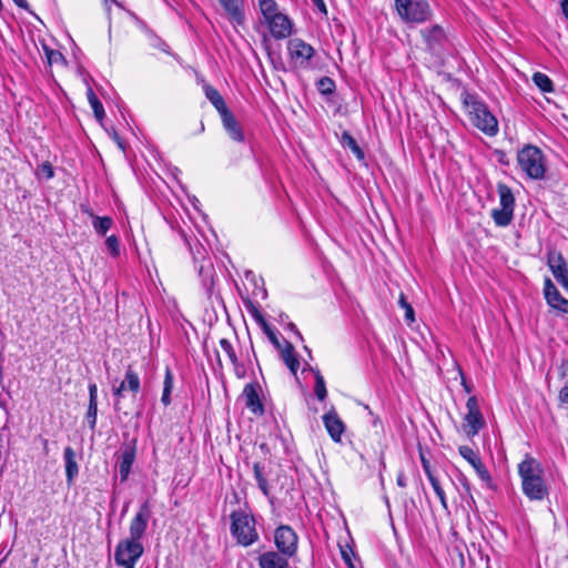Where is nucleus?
Instances as JSON below:
<instances>
[{
    "mask_svg": "<svg viewBox=\"0 0 568 568\" xmlns=\"http://www.w3.org/2000/svg\"><path fill=\"white\" fill-rule=\"evenodd\" d=\"M525 495L532 500H541L547 495V487L541 477V468L534 458H526L518 466Z\"/></svg>",
    "mask_w": 568,
    "mask_h": 568,
    "instance_id": "obj_1",
    "label": "nucleus"
},
{
    "mask_svg": "<svg viewBox=\"0 0 568 568\" xmlns=\"http://www.w3.org/2000/svg\"><path fill=\"white\" fill-rule=\"evenodd\" d=\"M43 50L45 52L48 62L50 65L57 63H64V57L60 51L50 49L47 44L42 43Z\"/></svg>",
    "mask_w": 568,
    "mask_h": 568,
    "instance_id": "obj_35",
    "label": "nucleus"
},
{
    "mask_svg": "<svg viewBox=\"0 0 568 568\" xmlns=\"http://www.w3.org/2000/svg\"><path fill=\"white\" fill-rule=\"evenodd\" d=\"M567 290H568V276L564 277L561 281H559Z\"/></svg>",
    "mask_w": 568,
    "mask_h": 568,
    "instance_id": "obj_55",
    "label": "nucleus"
},
{
    "mask_svg": "<svg viewBox=\"0 0 568 568\" xmlns=\"http://www.w3.org/2000/svg\"><path fill=\"white\" fill-rule=\"evenodd\" d=\"M323 423L331 438L336 443L341 442L342 435L345 430V425L338 417L337 413L334 409L326 413L323 416Z\"/></svg>",
    "mask_w": 568,
    "mask_h": 568,
    "instance_id": "obj_14",
    "label": "nucleus"
},
{
    "mask_svg": "<svg viewBox=\"0 0 568 568\" xmlns=\"http://www.w3.org/2000/svg\"><path fill=\"white\" fill-rule=\"evenodd\" d=\"M121 568H134V567H130V566H120Z\"/></svg>",
    "mask_w": 568,
    "mask_h": 568,
    "instance_id": "obj_58",
    "label": "nucleus"
},
{
    "mask_svg": "<svg viewBox=\"0 0 568 568\" xmlns=\"http://www.w3.org/2000/svg\"><path fill=\"white\" fill-rule=\"evenodd\" d=\"M13 2L22 9H28V2L26 0H13Z\"/></svg>",
    "mask_w": 568,
    "mask_h": 568,
    "instance_id": "obj_53",
    "label": "nucleus"
},
{
    "mask_svg": "<svg viewBox=\"0 0 568 568\" xmlns=\"http://www.w3.org/2000/svg\"><path fill=\"white\" fill-rule=\"evenodd\" d=\"M560 8H561L562 14L568 20V0H561L560 1Z\"/></svg>",
    "mask_w": 568,
    "mask_h": 568,
    "instance_id": "obj_51",
    "label": "nucleus"
},
{
    "mask_svg": "<svg viewBox=\"0 0 568 568\" xmlns=\"http://www.w3.org/2000/svg\"><path fill=\"white\" fill-rule=\"evenodd\" d=\"M143 551L141 541L123 539L115 547L114 561L116 566L135 567Z\"/></svg>",
    "mask_w": 568,
    "mask_h": 568,
    "instance_id": "obj_7",
    "label": "nucleus"
},
{
    "mask_svg": "<svg viewBox=\"0 0 568 568\" xmlns=\"http://www.w3.org/2000/svg\"><path fill=\"white\" fill-rule=\"evenodd\" d=\"M87 97L88 101L93 109L94 115L98 121H101L104 116V109L100 100L98 99L97 94L93 92L91 88H88L87 90Z\"/></svg>",
    "mask_w": 568,
    "mask_h": 568,
    "instance_id": "obj_27",
    "label": "nucleus"
},
{
    "mask_svg": "<svg viewBox=\"0 0 568 568\" xmlns=\"http://www.w3.org/2000/svg\"><path fill=\"white\" fill-rule=\"evenodd\" d=\"M281 355L286 366L295 375L300 367V362L295 356L293 345L286 342L284 348L281 349Z\"/></svg>",
    "mask_w": 568,
    "mask_h": 568,
    "instance_id": "obj_23",
    "label": "nucleus"
},
{
    "mask_svg": "<svg viewBox=\"0 0 568 568\" xmlns=\"http://www.w3.org/2000/svg\"><path fill=\"white\" fill-rule=\"evenodd\" d=\"M253 473H254V477L257 481V485H258V488L262 490V493L267 496L270 490H268V485H267V480L264 476V473H263V469L261 467V465L258 463H255L253 465Z\"/></svg>",
    "mask_w": 568,
    "mask_h": 568,
    "instance_id": "obj_32",
    "label": "nucleus"
},
{
    "mask_svg": "<svg viewBox=\"0 0 568 568\" xmlns=\"http://www.w3.org/2000/svg\"><path fill=\"white\" fill-rule=\"evenodd\" d=\"M276 551H266L258 557L261 568H288V560Z\"/></svg>",
    "mask_w": 568,
    "mask_h": 568,
    "instance_id": "obj_17",
    "label": "nucleus"
},
{
    "mask_svg": "<svg viewBox=\"0 0 568 568\" xmlns=\"http://www.w3.org/2000/svg\"><path fill=\"white\" fill-rule=\"evenodd\" d=\"M341 143L344 146L349 148L358 160L364 159L363 150L358 146L355 139L348 132H343L342 138H341Z\"/></svg>",
    "mask_w": 568,
    "mask_h": 568,
    "instance_id": "obj_29",
    "label": "nucleus"
},
{
    "mask_svg": "<svg viewBox=\"0 0 568 568\" xmlns=\"http://www.w3.org/2000/svg\"><path fill=\"white\" fill-rule=\"evenodd\" d=\"M459 454L474 467L476 474L479 476V478L488 486L493 487V479L485 467V465L481 463L478 455L468 446H460L459 447Z\"/></svg>",
    "mask_w": 568,
    "mask_h": 568,
    "instance_id": "obj_12",
    "label": "nucleus"
},
{
    "mask_svg": "<svg viewBox=\"0 0 568 568\" xmlns=\"http://www.w3.org/2000/svg\"><path fill=\"white\" fill-rule=\"evenodd\" d=\"M559 398L562 403H568V386H565L560 390Z\"/></svg>",
    "mask_w": 568,
    "mask_h": 568,
    "instance_id": "obj_50",
    "label": "nucleus"
},
{
    "mask_svg": "<svg viewBox=\"0 0 568 568\" xmlns=\"http://www.w3.org/2000/svg\"><path fill=\"white\" fill-rule=\"evenodd\" d=\"M92 219H93L92 226L95 230V232L100 235H105L113 223L112 219L109 216L101 217V216L92 215Z\"/></svg>",
    "mask_w": 568,
    "mask_h": 568,
    "instance_id": "obj_28",
    "label": "nucleus"
},
{
    "mask_svg": "<svg viewBox=\"0 0 568 568\" xmlns=\"http://www.w3.org/2000/svg\"><path fill=\"white\" fill-rule=\"evenodd\" d=\"M203 89H204L205 97L214 105V108L216 109V111L219 113H222L224 110L229 109L225 104L224 99L222 98V95L219 93V91L215 88H213L210 84H204Z\"/></svg>",
    "mask_w": 568,
    "mask_h": 568,
    "instance_id": "obj_22",
    "label": "nucleus"
},
{
    "mask_svg": "<svg viewBox=\"0 0 568 568\" xmlns=\"http://www.w3.org/2000/svg\"><path fill=\"white\" fill-rule=\"evenodd\" d=\"M532 81L542 92L554 91L551 80L548 78V75L541 72L534 73Z\"/></svg>",
    "mask_w": 568,
    "mask_h": 568,
    "instance_id": "obj_30",
    "label": "nucleus"
},
{
    "mask_svg": "<svg viewBox=\"0 0 568 568\" xmlns=\"http://www.w3.org/2000/svg\"><path fill=\"white\" fill-rule=\"evenodd\" d=\"M89 403H98V386H97V384L89 385Z\"/></svg>",
    "mask_w": 568,
    "mask_h": 568,
    "instance_id": "obj_45",
    "label": "nucleus"
},
{
    "mask_svg": "<svg viewBox=\"0 0 568 568\" xmlns=\"http://www.w3.org/2000/svg\"><path fill=\"white\" fill-rule=\"evenodd\" d=\"M287 50L295 67H305L314 54L312 45L305 43L301 38H291L287 42Z\"/></svg>",
    "mask_w": 568,
    "mask_h": 568,
    "instance_id": "obj_10",
    "label": "nucleus"
},
{
    "mask_svg": "<svg viewBox=\"0 0 568 568\" xmlns=\"http://www.w3.org/2000/svg\"><path fill=\"white\" fill-rule=\"evenodd\" d=\"M173 388V375L169 367L165 368V377L163 382V392L161 402L164 406H169L171 404V392Z\"/></svg>",
    "mask_w": 568,
    "mask_h": 568,
    "instance_id": "obj_26",
    "label": "nucleus"
},
{
    "mask_svg": "<svg viewBox=\"0 0 568 568\" xmlns=\"http://www.w3.org/2000/svg\"><path fill=\"white\" fill-rule=\"evenodd\" d=\"M331 36H341L345 32V26L338 18H333L332 22L328 23Z\"/></svg>",
    "mask_w": 568,
    "mask_h": 568,
    "instance_id": "obj_40",
    "label": "nucleus"
},
{
    "mask_svg": "<svg viewBox=\"0 0 568 568\" xmlns=\"http://www.w3.org/2000/svg\"><path fill=\"white\" fill-rule=\"evenodd\" d=\"M150 515L151 510L149 508V505L145 503L141 506L139 513L130 523V537L128 538L129 540L140 541V539L143 537L146 530Z\"/></svg>",
    "mask_w": 568,
    "mask_h": 568,
    "instance_id": "obj_11",
    "label": "nucleus"
},
{
    "mask_svg": "<svg viewBox=\"0 0 568 568\" xmlns=\"http://www.w3.org/2000/svg\"><path fill=\"white\" fill-rule=\"evenodd\" d=\"M395 9L399 18L409 24L424 23L433 14L428 0H395Z\"/></svg>",
    "mask_w": 568,
    "mask_h": 568,
    "instance_id": "obj_4",
    "label": "nucleus"
},
{
    "mask_svg": "<svg viewBox=\"0 0 568 568\" xmlns=\"http://www.w3.org/2000/svg\"><path fill=\"white\" fill-rule=\"evenodd\" d=\"M257 321L262 324L267 337L270 341L277 347L281 348V344L275 335V333L271 329V327L267 325V323L263 320V317L258 314L256 316Z\"/></svg>",
    "mask_w": 568,
    "mask_h": 568,
    "instance_id": "obj_41",
    "label": "nucleus"
},
{
    "mask_svg": "<svg viewBox=\"0 0 568 568\" xmlns=\"http://www.w3.org/2000/svg\"><path fill=\"white\" fill-rule=\"evenodd\" d=\"M462 485L463 488L465 489V493L469 497L468 506L471 507V504H475V499L471 495L469 483L465 477L462 478Z\"/></svg>",
    "mask_w": 568,
    "mask_h": 568,
    "instance_id": "obj_44",
    "label": "nucleus"
},
{
    "mask_svg": "<svg viewBox=\"0 0 568 568\" xmlns=\"http://www.w3.org/2000/svg\"><path fill=\"white\" fill-rule=\"evenodd\" d=\"M274 541L278 551L287 557H292L297 549V535L286 525L276 528L274 532Z\"/></svg>",
    "mask_w": 568,
    "mask_h": 568,
    "instance_id": "obj_9",
    "label": "nucleus"
},
{
    "mask_svg": "<svg viewBox=\"0 0 568 568\" xmlns=\"http://www.w3.org/2000/svg\"><path fill=\"white\" fill-rule=\"evenodd\" d=\"M232 518V534L237 541L243 546L252 545L258 535L254 527V519L244 513H233Z\"/></svg>",
    "mask_w": 568,
    "mask_h": 568,
    "instance_id": "obj_6",
    "label": "nucleus"
},
{
    "mask_svg": "<svg viewBox=\"0 0 568 568\" xmlns=\"http://www.w3.org/2000/svg\"><path fill=\"white\" fill-rule=\"evenodd\" d=\"M463 102L474 126L490 136L498 132L497 119L481 101L473 94L465 93Z\"/></svg>",
    "mask_w": 568,
    "mask_h": 568,
    "instance_id": "obj_2",
    "label": "nucleus"
},
{
    "mask_svg": "<svg viewBox=\"0 0 568 568\" xmlns=\"http://www.w3.org/2000/svg\"><path fill=\"white\" fill-rule=\"evenodd\" d=\"M314 374H315V387H314L315 395L318 398V400H324L327 395L324 378L320 371H315Z\"/></svg>",
    "mask_w": 568,
    "mask_h": 568,
    "instance_id": "obj_33",
    "label": "nucleus"
},
{
    "mask_svg": "<svg viewBox=\"0 0 568 568\" xmlns=\"http://www.w3.org/2000/svg\"><path fill=\"white\" fill-rule=\"evenodd\" d=\"M125 390V382H121V384L113 389V395L115 396L116 400L114 403V408L116 410H123L125 415H129L130 412L124 409L121 406V398L123 397V392Z\"/></svg>",
    "mask_w": 568,
    "mask_h": 568,
    "instance_id": "obj_37",
    "label": "nucleus"
},
{
    "mask_svg": "<svg viewBox=\"0 0 568 568\" xmlns=\"http://www.w3.org/2000/svg\"><path fill=\"white\" fill-rule=\"evenodd\" d=\"M548 265L557 281H561L567 276V264L560 254L550 253L548 256Z\"/></svg>",
    "mask_w": 568,
    "mask_h": 568,
    "instance_id": "obj_20",
    "label": "nucleus"
},
{
    "mask_svg": "<svg viewBox=\"0 0 568 568\" xmlns=\"http://www.w3.org/2000/svg\"><path fill=\"white\" fill-rule=\"evenodd\" d=\"M513 216H514V211L507 210L504 207L494 209L491 211V217H493L494 222L496 223V225H498V226H507L508 224H510Z\"/></svg>",
    "mask_w": 568,
    "mask_h": 568,
    "instance_id": "obj_25",
    "label": "nucleus"
},
{
    "mask_svg": "<svg viewBox=\"0 0 568 568\" xmlns=\"http://www.w3.org/2000/svg\"><path fill=\"white\" fill-rule=\"evenodd\" d=\"M115 140H116V143L119 144V146H120L121 149H123V145H122V143H121V141H120V139H119L118 136H115Z\"/></svg>",
    "mask_w": 568,
    "mask_h": 568,
    "instance_id": "obj_57",
    "label": "nucleus"
},
{
    "mask_svg": "<svg viewBox=\"0 0 568 568\" xmlns=\"http://www.w3.org/2000/svg\"><path fill=\"white\" fill-rule=\"evenodd\" d=\"M220 115L223 126L229 133L230 138L236 142H243L244 134L232 112L227 109L220 113Z\"/></svg>",
    "mask_w": 568,
    "mask_h": 568,
    "instance_id": "obj_16",
    "label": "nucleus"
},
{
    "mask_svg": "<svg viewBox=\"0 0 568 568\" xmlns=\"http://www.w3.org/2000/svg\"><path fill=\"white\" fill-rule=\"evenodd\" d=\"M97 415H98V403H89L85 417L89 423V427L91 429H94V427H95Z\"/></svg>",
    "mask_w": 568,
    "mask_h": 568,
    "instance_id": "obj_38",
    "label": "nucleus"
},
{
    "mask_svg": "<svg viewBox=\"0 0 568 568\" xmlns=\"http://www.w3.org/2000/svg\"><path fill=\"white\" fill-rule=\"evenodd\" d=\"M220 347L227 355L229 359L233 364H235L237 362L236 354H235L234 348H233L232 344L230 343V341H227L226 338H222L220 341Z\"/></svg>",
    "mask_w": 568,
    "mask_h": 568,
    "instance_id": "obj_39",
    "label": "nucleus"
},
{
    "mask_svg": "<svg viewBox=\"0 0 568 568\" xmlns=\"http://www.w3.org/2000/svg\"><path fill=\"white\" fill-rule=\"evenodd\" d=\"M518 164L531 179H541L545 174L544 156L541 151L534 145H527L519 151Z\"/></svg>",
    "mask_w": 568,
    "mask_h": 568,
    "instance_id": "obj_5",
    "label": "nucleus"
},
{
    "mask_svg": "<svg viewBox=\"0 0 568 568\" xmlns=\"http://www.w3.org/2000/svg\"><path fill=\"white\" fill-rule=\"evenodd\" d=\"M36 174L38 178H45L49 180L54 175L53 168L49 162H44L40 165Z\"/></svg>",
    "mask_w": 568,
    "mask_h": 568,
    "instance_id": "obj_43",
    "label": "nucleus"
},
{
    "mask_svg": "<svg viewBox=\"0 0 568 568\" xmlns=\"http://www.w3.org/2000/svg\"><path fill=\"white\" fill-rule=\"evenodd\" d=\"M135 453L132 448H126L122 452L119 462V473L121 475V479L125 480L130 474L131 466L134 462Z\"/></svg>",
    "mask_w": 568,
    "mask_h": 568,
    "instance_id": "obj_21",
    "label": "nucleus"
},
{
    "mask_svg": "<svg viewBox=\"0 0 568 568\" xmlns=\"http://www.w3.org/2000/svg\"><path fill=\"white\" fill-rule=\"evenodd\" d=\"M123 382H125V389H129L134 395L140 390V378L131 368L126 371Z\"/></svg>",
    "mask_w": 568,
    "mask_h": 568,
    "instance_id": "obj_31",
    "label": "nucleus"
},
{
    "mask_svg": "<svg viewBox=\"0 0 568 568\" xmlns=\"http://www.w3.org/2000/svg\"><path fill=\"white\" fill-rule=\"evenodd\" d=\"M288 328H290V331L294 332L295 334H297V335H298V337H301V338H302V335H301V333L298 332V329H297V327H296V325H295V324L290 323V324H288Z\"/></svg>",
    "mask_w": 568,
    "mask_h": 568,
    "instance_id": "obj_54",
    "label": "nucleus"
},
{
    "mask_svg": "<svg viewBox=\"0 0 568 568\" xmlns=\"http://www.w3.org/2000/svg\"><path fill=\"white\" fill-rule=\"evenodd\" d=\"M258 8L271 36H291L293 22L287 14L278 10L275 0H260Z\"/></svg>",
    "mask_w": 568,
    "mask_h": 568,
    "instance_id": "obj_3",
    "label": "nucleus"
},
{
    "mask_svg": "<svg viewBox=\"0 0 568 568\" xmlns=\"http://www.w3.org/2000/svg\"><path fill=\"white\" fill-rule=\"evenodd\" d=\"M433 30H434L435 32H443V30H442V28H440L439 26H435V27L433 28Z\"/></svg>",
    "mask_w": 568,
    "mask_h": 568,
    "instance_id": "obj_56",
    "label": "nucleus"
},
{
    "mask_svg": "<svg viewBox=\"0 0 568 568\" xmlns=\"http://www.w3.org/2000/svg\"><path fill=\"white\" fill-rule=\"evenodd\" d=\"M64 462H65V475L68 485H72L74 478L79 474V466L77 463V455L72 447L68 446L64 448L63 453Z\"/></svg>",
    "mask_w": 568,
    "mask_h": 568,
    "instance_id": "obj_19",
    "label": "nucleus"
},
{
    "mask_svg": "<svg viewBox=\"0 0 568 568\" xmlns=\"http://www.w3.org/2000/svg\"><path fill=\"white\" fill-rule=\"evenodd\" d=\"M434 491L436 493L437 497L439 498L443 508L447 509L448 507H447V501H446V496H445L444 489L439 488V489H436Z\"/></svg>",
    "mask_w": 568,
    "mask_h": 568,
    "instance_id": "obj_48",
    "label": "nucleus"
},
{
    "mask_svg": "<svg viewBox=\"0 0 568 568\" xmlns=\"http://www.w3.org/2000/svg\"><path fill=\"white\" fill-rule=\"evenodd\" d=\"M419 455H420V462H422V466H423V469H424L425 474L426 475L432 474L433 471H432V468H430L429 460L425 457L423 452H420Z\"/></svg>",
    "mask_w": 568,
    "mask_h": 568,
    "instance_id": "obj_47",
    "label": "nucleus"
},
{
    "mask_svg": "<svg viewBox=\"0 0 568 568\" xmlns=\"http://www.w3.org/2000/svg\"><path fill=\"white\" fill-rule=\"evenodd\" d=\"M317 90L324 94L329 95L335 90V83L334 81L328 77H323L317 81Z\"/></svg>",
    "mask_w": 568,
    "mask_h": 568,
    "instance_id": "obj_34",
    "label": "nucleus"
},
{
    "mask_svg": "<svg viewBox=\"0 0 568 568\" xmlns=\"http://www.w3.org/2000/svg\"><path fill=\"white\" fill-rule=\"evenodd\" d=\"M105 245L112 256H118L120 254L119 240L115 235L106 237Z\"/></svg>",
    "mask_w": 568,
    "mask_h": 568,
    "instance_id": "obj_42",
    "label": "nucleus"
},
{
    "mask_svg": "<svg viewBox=\"0 0 568 568\" xmlns=\"http://www.w3.org/2000/svg\"><path fill=\"white\" fill-rule=\"evenodd\" d=\"M544 294L548 305L562 313L568 314V300L564 298L550 278H546Z\"/></svg>",
    "mask_w": 568,
    "mask_h": 568,
    "instance_id": "obj_13",
    "label": "nucleus"
},
{
    "mask_svg": "<svg viewBox=\"0 0 568 568\" xmlns=\"http://www.w3.org/2000/svg\"><path fill=\"white\" fill-rule=\"evenodd\" d=\"M398 303L405 310L406 321L413 323L415 321V313L412 305L406 301L404 293H400Z\"/></svg>",
    "mask_w": 568,
    "mask_h": 568,
    "instance_id": "obj_36",
    "label": "nucleus"
},
{
    "mask_svg": "<svg viewBox=\"0 0 568 568\" xmlns=\"http://www.w3.org/2000/svg\"><path fill=\"white\" fill-rule=\"evenodd\" d=\"M311 2L318 10L320 13L327 16V8L324 0H311Z\"/></svg>",
    "mask_w": 568,
    "mask_h": 568,
    "instance_id": "obj_46",
    "label": "nucleus"
},
{
    "mask_svg": "<svg viewBox=\"0 0 568 568\" xmlns=\"http://www.w3.org/2000/svg\"><path fill=\"white\" fill-rule=\"evenodd\" d=\"M426 476H427L428 480L430 481V485H432L434 490L442 488V486L439 484V480L434 476L433 473L428 474Z\"/></svg>",
    "mask_w": 568,
    "mask_h": 568,
    "instance_id": "obj_49",
    "label": "nucleus"
},
{
    "mask_svg": "<svg viewBox=\"0 0 568 568\" xmlns=\"http://www.w3.org/2000/svg\"><path fill=\"white\" fill-rule=\"evenodd\" d=\"M467 414L464 417L463 428L467 436H475L479 433V430L484 427L485 420L480 413L479 405L477 398L471 396L467 399L466 403Z\"/></svg>",
    "mask_w": 568,
    "mask_h": 568,
    "instance_id": "obj_8",
    "label": "nucleus"
},
{
    "mask_svg": "<svg viewBox=\"0 0 568 568\" xmlns=\"http://www.w3.org/2000/svg\"><path fill=\"white\" fill-rule=\"evenodd\" d=\"M397 485L402 488L406 487V478L403 471H399L397 475Z\"/></svg>",
    "mask_w": 568,
    "mask_h": 568,
    "instance_id": "obj_52",
    "label": "nucleus"
},
{
    "mask_svg": "<svg viewBox=\"0 0 568 568\" xmlns=\"http://www.w3.org/2000/svg\"><path fill=\"white\" fill-rule=\"evenodd\" d=\"M230 20L239 26L244 23V0H219Z\"/></svg>",
    "mask_w": 568,
    "mask_h": 568,
    "instance_id": "obj_15",
    "label": "nucleus"
},
{
    "mask_svg": "<svg viewBox=\"0 0 568 568\" xmlns=\"http://www.w3.org/2000/svg\"><path fill=\"white\" fill-rule=\"evenodd\" d=\"M498 194H499L500 207L514 211L515 197L513 195L510 187H508L505 184H499L498 185Z\"/></svg>",
    "mask_w": 568,
    "mask_h": 568,
    "instance_id": "obj_24",
    "label": "nucleus"
},
{
    "mask_svg": "<svg viewBox=\"0 0 568 568\" xmlns=\"http://www.w3.org/2000/svg\"><path fill=\"white\" fill-rule=\"evenodd\" d=\"M257 385L254 384H247L244 387L243 396L245 398V405L246 407L254 414H263V405L261 403L258 393H257Z\"/></svg>",
    "mask_w": 568,
    "mask_h": 568,
    "instance_id": "obj_18",
    "label": "nucleus"
}]
</instances>
